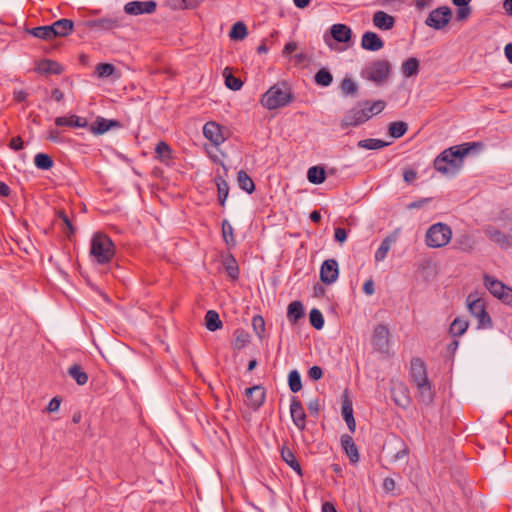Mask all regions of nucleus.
Wrapping results in <instances>:
<instances>
[{
  "instance_id": "f257e3e1",
  "label": "nucleus",
  "mask_w": 512,
  "mask_h": 512,
  "mask_svg": "<svg viewBox=\"0 0 512 512\" xmlns=\"http://www.w3.org/2000/svg\"><path fill=\"white\" fill-rule=\"evenodd\" d=\"M484 147L482 142H466L451 146L442 151L434 160L435 170L446 175L455 174L463 165L466 156L473 152H479Z\"/></svg>"
},
{
  "instance_id": "f03ea898",
  "label": "nucleus",
  "mask_w": 512,
  "mask_h": 512,
  "mask_svg": "<svg viewBox=\"0 0 512 512\" xmlns=\"http://www.w3.org/2000/svg\"><path fill=\"white\" fill-rule=\"evenodd\" d=\"M295 100L291 88L286 82L271 86L261 97V104L268 110L285 107Z\"/></svg>"
},
{
  "instance_id": "7ed1b4c3",
  "label": "nucleus",
  "mask_w": 512,
  "mask_h": 512,
  "mask_svg": "<svg viewBox=\"0 0 512 512\" xmlns=\"http://www.w3.org/2000/svg\"><path fill=\"white\" fill-rule=\"evenodd\" d=\"M115 254V245L104 233H96L91 239L90 255L99 263L106 264Z\"/></svg>"
},
{
  "instance_id": "20e7f679",
  "label": "nucleus",
  "mask_w": 512,
  "mask_h": 512,
  "mask_svg": "<svg viewBox=\"0 0 512 512\" xmlns=\"http://www.w3.org/2000/svg\"><path fill=\"white\" fill-rule=\"evenodd\" d=\"M468 311L477 318L478 329H490L493 327V321L486 309L485 299L479 297L477 293H470L466 299Z\"/></svg>"
},
{
  "instance_id": "39448f33",
  "label": "nucleus",
  "mask_w": 512,
  "mask_h": 512,
  "mask_svg": "<svg viewBox=\"0 0 512 512\" xmlns=\"http://www.w3.org/2000/svg\"><path fill=\"white\" fill-rule=\"evenodd\" d=\"M391 72V64L386 59H378L369 63L362 76L377 85H381L388 80Z\"/></svg>"
},
{
  "instance_id": "423d86ee",
  "label": "nucleus",
  "mask_w": 512,
  "mask_h": 512,
  "mask_svg": "<svg viewBox=\"0 0 512 512\" xmlns=\"http://www.w3.org/2000/svg\"><path fill=\"white\" fill-rule=\"evenodd\" d=\"M451 237L452 231L447 224L436 223L426 232V244L431 248H440L447 245Z\"/></svg>"
},
{
  "instance_id": "0eeeda50",
  "label": "nucleus",
  "mask_w": 512,
  "mask_h": 512,
  "mask_svg": "<svg viewBox=\"0 0 512 512\" xmlns=\"http://www.w3.org/2000/svg\"><path fill=\"white\" fill-rule=\"evenodd\" d=\"M484 286L503 304L512 307V288L490 275H484Z\"/></svg>"
},
{
  "instance_id": "6e6552de",
  "label": "nucleus",
  "mask_w": 512,
  "mask_h": 512,
  "mask_svg": "<svg viewBox=\"0 0 512 512\" xmlns=\"http://www.w3.org/2000/svg\"><path fill=\"white\" fill-rule=\"evenodd\" d=\"M452 10L448 6H441L432 10L425 20V24L435 30H441L449 24Z\"/></svg>"
},
{
  "instance_id": "1a4fd4ad",
  "label": "nucleus",
  "mask_w": 512,
  "mask_h": 512,
  "mask_svg": "<svg viewBox=\"0 0 512 512\" xmlns=\"http://www.w3.org/2000/svg\"><path fill=\"white\" fill-rule=\"evenodd\" d=\"M124 18L116 15H108L98 19H91L85 22L86 27L97 31H110L123 27Z\"/></svg>"
},
{
  "instance_id": "9d476101",
  "label": "nucleus",
  "mask_w": 512,
  "mask_h": 512,
  "mask_svg": "<svg viewBox=\"0 0 512 512\" xmlns=\"http://www.w3.org/2000/svg\"><path fill=\"white\" fill-rule=\"evenodd\" d=\"M370 119V115L366 114L365 110L362 107L358 106V103L355 107L348 110L344 117L340 122L341 129H347L349 127L359 126Z\"/></svg>"
},
{
  "instance_id": "9b49d317",
  "label": "nucleus",
  "mask_w": 512,
  "mask_h": 512,
  "mask_svg": "<svg viewBox=\"0 0 512 512\" xmlns=\"http://www.w3.org/2000/svg\"><path fill=\"white\" fill-rule=\"evenodd\" d=\"M157 2L155 0L147 1H130L124 5V12L128 15L138 16L143 14L151 15L157 10Z\"/></svg>"
},
{
  "instance_id": "f8f14e48",
  "label": "nucleus",
  "mask_w": 512,
  "mask_h": 512,
  "mask_svg": "<svg viewBox=\"0 0 512 512\" xmlns=\"http://www.w3.org/2000/svg\"><path fill=\"white\" fill-rule=\"evenodd\" d=\"M330 35L328 33L324 34V41L327 45L331 46L330 38L336 41L337 43H348L351 41L353 33L349 26L342 23L333 24L330 27Z\"/></svg>"
},
{
  "instance_id": "ddd939ff",
  "label": "nucleus",
  "mask_w": 512,
  "mask_h": 512,
  "mask_svg": "<svg viewBox=\"0 0 512 512\" xmlns=\"http://www.w3.org/2000/svg\"><path fill=\"white\" fill-rule=\"evenodd\" d=\"M389 336L390 332L386 325L378 324L372 335V345L375 351L387 353L389 350Z\"/></svg>"
},
{
  "instance_id": "4468645a",
  "label": "nucleus",
  "mask_w": 512,
  "mask_h": 512,
  "mask_svg": "<svg viewBox=\"0 0 512 512\" xmlns=\"http://www.w3.org/2000/svg\"><path fill=\"white\" fill-rule=\"evenodd\" d=\"M123 124L116 119H106L97 116L95 121L89 125L88 130L95 136L103 135L111 129H120Z\"/></svg>"
},
{
  "instance_id": "2eb2a0df",
  "label": "nucleus",
  "mask_w": 512,
  "mask_h": 512,
  "mask_svg": "<svg viewBox=\"0 0 512 512\" xmlns=\"http://www.w3.org/2000/svg\"><path fill=\"white\" fill-rule=\"evenodd\" d=\"M339 266L335 259H326L320 267V281L325 285H331L337 281Z\"/></svg>"
},
{
  "instance_id": "dca6fc26",
  "label": "nucleus",
  "mask_w": 512,
  "mask_h": 512,
  "mask_svg": "<svg viewBox=\"0 0 512 512\" xmlns=\"http://www.w3.org/2000/svg\"><path fill=\"white\" fill-rule=\"evenodd\" d=\"M410 377L415 386L429 381L426 363L419 357L411 359Z\"/></svg>"
},
{
  "instance_id": "f3484780",
  "label": "nucleus",
  "mask_w": 512,
  "mask_h": 512,
  "mask_svg": "<svg viewBox=\"0 0 512 512\" xmlns=\"http://www.w3.org/2000/svg\"><path fill=\"white\" fill-rule=\"evenodd\" d=\"M290 414L293 423L300 430L303 431L306 428V414L302 405V402L297 396L291 397Z\"/></svg>"
},
{
  "instance_id": "a211bd4d",
  "label": "nucleus",
  "mask_w": 512,
  "mask_h": 512,
  "mask_svg": "<svg viewBox=\"0 0 512 512\" xmlns=\"http://www.w3.org/2000/svg\"><path fill=\"white\" fill-rule=\"evenodd\" d=\"M485 235L501 249H508L512 246V233L507 235L495 228L494 226H487L484 229Z\"/></svg>"
},
{
  "instance_id": "6ab92c4d",
  "label": "nucleus",
  "mask_w": 512,
  "mask_h": 512,
  "mask_svg": "<svg viewBox=\"0 0 512 512\" xmlns=\"http://www.w3.org/2000/svg\"><path fill=\"white\" fill-rule=\"evenodd\" d=\"M222 129L218 123L209 121L203 127V134L214 146H219L225 141Z\"/></svg>"
},
{
  "instance_id": "aec40b11",
  "label": "nucleus",
  "mask_w": 512,
  "mask_h": 512,
  "mask_svg": "<svg viewBox=\"0 0 512 512\" xmlns=\"http://www.w3.org/2000/svg\"><path fill=\"white\" fill-rule=\"evenodd\" d=\"M342 417L347 424V427L351 433L356 430V421L353 415V403L348 395V391L345 390L342 395Z\"/></svg>"
},
{
  "instance_id": "412c9836",
  "label": "nucleus",
  "mask_w": 512,
  "mask_h": 512,
  "mask_svg": "<svg viewBox=\"0 0 512 512\" xmlns=\"http://www.w3.org/2000/svg\"><path fill=\"white\" fill-rule=\"evenodd\" d=\"M340 443L342 450L349 458L350 462L356 464L359 462L360 454L357 445L355 444L353 438L349 434H343L340 437Z\"/></svg>"
},
{
  "instance_id": "4be33fe9",
  "label": "nucleus",
  "mask_w": 512,
  "mask_h": 512,
  "mask_svg": "<svg viewBox=\"0 0 512 512\" xmlns=\"http://www.w3.org/2000/svg\"><path fill=\"white\" fill-rule=\"evenodd\" d=\"M361 47L364 50L376 52L384 47V41L377 33L366 31L361 38Z\"/></svg>"
},
{
  "instance_id": "5701e85b",
  "label": "nucleus",
  "mask_w": 512,
  "mask_h": 512,
  "mask_svg": "<svg viewBox=\"0 0 512 512\" xmlns=\"http://www.w3.org/2000/svg\"><path fill=\"white\" fill-rule=\"evenodd\" d=\"M35 71L45 75H60L64 68L55 60L43 59L37 63Z\"/></svg>"
},
{
  "instance_id": "b1692460",
  "label": "nucleus",
  "mask_w": 512,
  "mask_h": 512,
  "mask_svg": "<svg viewBox=\"0 0 512 512\" xmlns=\"http://www.w3.org/2000/svg\"><path fill=\"white\" fill-rule=\"evenodd\" d=\"M52 28V36L56 37H66L70 35L74 30V22L70 19L62 18L51 25Z\"/></svg>"
},
{
  "instance_id": "393cba45",
  "label": "nucleus",
  "mask_w": 512,
  "mask_h": 512,
  "mask_svg": "<svg viewBox=\"0 0 512 512\" xmlns=\"http://www.w3.org/2000/svg\"><path fill=\"white\" fill-rule=\"evenodd\" d=\"M399 229L394 230L392 233L387 235L381 242L379 248L376 250L374 258L376 262L383 261L391 245L397 241Z\"/></svg>"
},
{
  "instance_id": "a878e982",
  "label": "nucleus",
  "mask_w": 512,
  "mask_h": 512,
  "mask_svg": "<svg viewBox=\"0 0 512 512\" xmlns=\"http://www.w3.org/2000/svg\"><path fill=\"white\" fill-rule=\"evenodd\" d=\"M55 125L62 127L68 126L71 128H88V120L84 117L77 116L75 114L70 115L69 117L60 116L55 118Z\"/></svg>"
},
{
  "instance_id": "bb28decb",
  "label": "nucleus",
  "mask_w": 512,
  "mask_h": 512,
  "mask_svg": "<svg viewBox=\"0 0 512 512\" xmlns=\"http://www.w3.org/2000/svg\"><path fill=\"white\" fill-rule=\"evenodd\" d=\"M305 317L304 305L301 301H292L287 308V319L292 326L298 324V322Z\"/></svg>"
},
{
  "instance_id": "cd10ccee",
  "label": "nucleus",
  "mask_w": 512,
  "mask_h": 512,
  "mask_svg": "<svg viewBox=\"0 0 512 512\" xmlns=\"http://www.w3.org/2000/svg\"><path fill=\"white\" fill-rule=\"evenodd\" d=\"M281 458L282 460L291 468L293 469L297 475L300 477L303 476V470L302 467L297 460L294 452L287 446H283L280 450Z\"/></svg>"
},
{
  "instance_id": "c85d7f7f",
  "label": "nucleus",
  "mask_w": 512,
  "mask_h": 512,
  "mask_svg": "<svg viewBox=\"0 0 512 512\" xmlns=\"http://www.w3.org/2000/svg\"><path fill=\"white\" fill-rule=\"evenodd\" d=\"M373 24L380 30H390L395 25V18L384 11H377L373 15Z\"/></svg>"
},
{
  "instance_id": "c756f323",
  "label": "nucleus",
  "mask_w": 512,
  "mask_h": 512,
  "mask_svg": "<svg viewBox=\"0 0 512 512\" xmlns=\"http://www.w3.org/2000/svg\"><path fill=\"white\" fill-rule=\"evenodd\" d=\"M358 106L362 107V109L365 110L366 114H369L371 118L373 115H377L385 109L386 102L384 100H362L358 101Z\"/></svg>"
},
{
  "instance_id": "7c9ffc66",
  "label": "nucleus",
  "mask_w": 512,
  "mask_h": 512,
  "mask_svg": "<svg viewBox=\"0 0 512 512\" xmlns=\"http://www.w3.org/2000/svg\"><path fill=\"white\" fill-rule=\"evenodd\" d=\"M419 390V402L430 405L433 402L435 392L432 389L431 381L424 382L416 386Z\"/></svg>"
},
{
  "instance_id": "2f4dec72",
  "label": "nucleus",
  "mask_w": 512,
  "mask_h": 512,
  "mask_svg": "<svg viewBox=\"0 0 512 512\" xmlns=\"http://www.w3.org/2000/svg\"><path fill=\"white\" fill-rule=\"evenodd\" d=\"M155 158L164 164L172 160V149L165 141H159L155 147Z\"/></svg>"
},
{
  "instance_id": "473e14b6",
  "label": "nucleus",
  "mask_w": 512,
  "mask_h": 512,
  "mask_svg": "<svg viewBox=\"0 0 512 512\" xmlns=\"http://www.w3.org/2000/svg\"><path fill=\"white\" fill-rule=\"evenodd\" d=\"M214 182L217 186L218 202L222 207H224L229 195V185L224 177L219 174L215 176Z\"/></svg>"
},
{
  "instance_id": "72a5a7b5",
  "label": "nucleus",
  "mask_w": 512,
  "mask_h": 512,
  "mask_svg": "<svg viewBox=\"0 0 512 512\" xmlns=\"http://www.w3.org/2000/svg\"><path fill=\"white\" fill-rule=\"evenodd\" d=\"M327 178V173L322 166H312L307 171V179L310 183L319 185Z\"/></svg>"
},
{
  "instance_id": "f704fd0d",
  "label": "nucleus",
  "mask_w": 512,
  "mask_h": 512,
  "mask_svg": "<svg viewBox=\"0 0 512 512\" xmlns=\"http://www.w3.org/2000/svg\"><path fill=\"white\" fill-rule=\"evenodd\" d=\"M420 71V61L416 57H410L402 64V73L405 77L417 76Z\"/></svg>"
},
{
  "instance_id": "c9c22d12",
  "label": "nucleus",
  "mask_w": 512,
  "mask_h": 512,
  "mask_svg": "<svg viewBox=\"0 0 512 512\" xmlns=\"http://www.w3.org/2000/svg\"><path fill=\"white\" fill-rule=\"evenodd\" d=\"M67 373L80 386H83L88 382V374L83 370L80 364H73L70 366Z\"/></svg>"
},
{
  "instance_id": "e433bc0d",
  "label": "nucleus",
  "mask_w": 512,
  "mask_h": 512,
  "mask_svg": "<svg viewBox=\"0 0 512 512\" xmlns=\"http://www.w3.org/2000/svg\"><path fill=\"white\" fill-rule=\"evenodd\" d=\"M333 82V75L328 68H320L314 75V83L320 87H328Z\"/></svg>"
},
{
  "instance_id": "4c0bfd02",
  "label": "nucleus",
  "mask_w": 512,
  "mask_h": 512,
  "mask_svg": "<svg viewBox=\"0 0 512 512\" xmlns=\"http://www.w3.org/2000/svg\"><path fill=\"white\" fill-rule=\"evenodd\" d=\"M237 182L240 189L244 190L248 194H252L255 191V184L251 177L246 171L240 170L237 173Z\"/></svg>"
},
{
  "instance_id": "58836bf2",
  "label": "nucleus",
  "mask_w": 512,
  "mask_h": 512,
  "mask_svg": "<svg viewBox=\"0 0 512 512\" xmlns=\"http://www.w3.org/2000/svg\"><path fill=\"white\" fill-rule=\"evenodd\" d=\"M205 326L211 332L222 328L223 323L219 317V314L215 310H209L206 312Z\"/></svg>"
},
{
  "instance_id": "ea45409f",
  "label": "nucleus",
  "mask_w": 512,
  "mask_h": 512,
  "mask_svg": "<svg viewBox=\"0 0 512 512\" xmlns=\"http://www.w3.org/2000/svg\"><path fill=\"white\" fill-rule=\"evenodd\" d=\"M468 327L469 323L467 320L456 317L450 324L449 333L454 338L460 337L467 331Z\"/></svg>"
},
{
  "instance_id": "a19ab883",
  "label": "nucleus",
  "mask_w": 512,
  "mask_h": 512,
  "mask_svg": "<svg viewBox=\"0 0 512 512\" xmlns=\"http://www.w3.org/2000/svg\"><path fill=\"white\" fill-rule=\"evenodd\" d=\"M408 131V124L404 121H394L388 126V134L394 139L403 137Z\"/></svg>"
},
{
  "instance_id": "79ce46f5",
  "label": "nucleus",
  "mask_w": 512,
  "mask_h": 512,
  "mask_svg": "<svg viewBox=\"0 0 512 512\" xmlns=\"http://www.w3.org/2000/svg\"><path fill=\"white\" fill-rule=\"evenodd\" d=\"M233 336V348L236 350L243 349L250 342V334L242 328H237L234 331Z\"/></svg>"
},
{
  "instance_id": "37998d69",
  "label": "nucleus",
  "mask_w": 512,
  "mask_h": 512,
  "mask_svg": "<svg viewBox=\"0 0 512 512\" xmlns=\"http://www.w3.org/2000/svg\"><path fill=\"white\" fill-rule=\"evenodd\" d=\"M223 77L225 79V85L227 88L233 91H238L242 88L243 82L240 78L234 76L229 67L223 70Z\"/></svg>"
},
{
  "instance_id": "c03bdc74",
  "label": "nucleus",
  "mask_w": 512,
  "mask_h": 512,
  "mask_svg": "<svg viewBox=\"0 0 512 512\" xmlns=\"http://www.w3.org/2000/svg\"><path fill=\"white\" fill-rule=\"evenodd\" d=\"M248 35V29L244 22L238 21L233 24L229 32V37L234 41H241Z\"/></svg>"
},
{
  "instance_id": "a18cd8bd",
  "label": "nucleus",
  "mask_w": 512,
  "mask_h": 512,
  "mask_svg": "<svg viewBox=\"0 0 512 512\" xmlns=\"http://www.w3.org/2000/svg\"><path fill=\"white\" fill-rule=\"evenodd\" d=\"M223 264H224L225 270H226L227 274L229 275V277L232 280H237L239 278L240 270H239L238 263H237L236 259L234 258V256L232 254H229L225 258Z\"/></svg>"
},
{
  "instance_id": "49530a36",
  "label": "nucleus",
  "mask_w": 512,
  "mask_h": 512,
  "mask_svg": "<svg viewBox=\"0 0 512 512\" xmlns=\"http://www.w3.org/2000/svg\"><path fill=\"white\" fill-rule=\"evenodd\" d=\"M390 143L385 142L381 139L368 138L358 141L357 146L359 148L368 150H378L388 146Z\"/></svg>"
},
{
  "instance_id": "de8ad7c7",
  "label": "nucleus",
  "mask_w": 512,
  "mask_h": 512,
  "mask_svg": "<svg viewBox=\"0 0 512 512\" xmlns=\"http://www.w3.org/2000/svg\"><path fill=\"white\" fill-rule=\"evenodd\" d=\"M27 33L43 40H52V28L50 25L38 26L31 29H27Z\"/></svg>"
},
{
  "instance_id": "09e8293b",
  "label": "nucleus",
  "mask_w": 512,
  "mask_h": 512,
  "mask_svg": "<svg viewBox=\"0 0 512 512\" xmlns=\"http://www.w3.org/2000/svg\"><path fill=\"white\" fill-rule=\"evenodd\" d=\"M34 164L38 169L47 171L53 167L54 161L49 154L38 153L34 157Z\"/></svg>"
},
{
  "instance_id": "8fccbe9b",
  "label": "nucleus",
  "mask_w": 512,
  "mask_h": 512,
  "mask_svg": "<svg viewBox=\"0 0 512 512\" xmlns=\"http://www.w3.org/2000/svg\"><path fill=\"white\" fill-rule=\"evenodd\" d=\"M222 236L227 246L235 247L236 240L234 237V230L232 225L227 219L222 221Z\"/></svg>"
},
{
  "instance_id": "3c124183",
  "label": "nucleus",
  "mask_w": 512,
  "mask_h": 512,
  "mask_svg": "<svg viewBox=\"0 0 512 512\" xmlns=\"http://www.w3.org/2000/svg\"><path fill=\"white\" fill-rule=\"evenodd\" d=\"M288 386L291 392L297 393L299 392L303 385L301 380V375L298 370H291L288 374Z\"/></svg>"
},
{
  "instance_id": "603ef678",
  "label": "nucleus",
  "mask_w": 512,
  "mask_h": 512,
  "mask_svg": "<svg viewBox=\"0 0 512 512\" xmlns=\"http://www.w3.org/2000/svg\"><path fill=\"white\" fill-rule=\"evenodd\" d=\"M340 89L343 95L348 96H356L358 92V85L357 83L352 80L350 77H345L340 84Z\"/></svg>"
},
{
  "instance_id": "864d4df0",
  "label": "nucleus",
  "mask_w": 512,
  "mask_h": 512,
  "mask_svg": "<svg viewBox=\"0 0 512 512\" xmlns=\"http://www.w3.org/2000/svg\"><path fill=\"white\" fill-rule=\"evenodd\" d=\"M309 322L313 328L321 330L325 323L322 312L317 308H312L309 312Z\"/></svg>"
},
{
  "instance_id": "5fc2aeb1",
  "label": "nucleus",
  "mask_w": 512,
  "mask_h": 512,
  "mask_svg": "<svg viewBox=\"0 0 512 512\" xmlns=\"http://www.w3.org/2000/svg\"><path fill=\"white\" fill-rule=\"evenodd\" d=\"M266 398V391L265 388L262 386V392H255L250 398H248V406L256 411L258 410L265 402Z\"/></svg>"
},
{
  "instance_id": "6e6d98bb",
  "label": "nucleus",
  "mask_w": 512,
  "mask_h": 512,
  "mask_svg": "<svg viewBox=\"0 0 512 512\" xmlns=\"http://www.w3.org/2000/svg\"><path fill=\"white\" fill-rule=\"evenodd\" d=\"M252 328L260 340L265 337V320L261 315H255L252 318Z\"/></svg>"
},
{
  "instance_id": "4d7b16f0",
  "label": "nucleus",
  "mask_w": 512,
  "mask_h": 512,
  "mask_svg": "<svg viewBox=\"0 0 512 512\" xmlns=\"http://www.w3.org/2000/svg\"><path fill=\"white\" fill-rule=\"evenodd\" d=\"M398 442L400 444V447L396 451V453L393 455L392 460L393 461L404 460L407 463L408 458H409V453H410L409 447L402 439H398Z\"/></svg>"
},
{
  "instance_id": "13d9d810",
  "label": "nucleus",
  "mask_w": 512,
  "mask_h": 512,
  "mask_svg": "<svg viewBox=\"0 0 512 512\" xmlns=\"http://www.w3.org/2000/svg\"><path fill=\"white\" fill-rule=\"evenodd\" d=\"M57 215L62 220L63 224L65 225V227L67 229V231L64 230V233L70 239L71 236H73L76 231L74 225L72 224L68 215L63 210L57 211Z\"/></svg>"
},
{
  "instance_id": "bf43d9fd",
  "label": "nucleus",
  "mask_w": 512,
  "mask_h": 512,
  "mask_svg": "<svg viewBox=\"0 0 512 512\" xmlns=\"http://www.w3.org/2000/svg\"><path fill=\"white\" fill-rule=\"evenodd\" d=\"M115 66L110 63H99L96 68L95 72L98 77H109L115 72Z\"/></svg>"
},
{
  "instance_id": "052dcab7",
  "label": "nucleus",
  "mask_w": 512,
  "mask_h": 512,
  "mask_svg": "<svg viewBox=\"0 0 512 512\" xmlns=\"http://www.w3.org/2000/svg\"><path fill=\"white\" fill-rule=\"evenodd\" d=\"M175 9H187L197 7L203 0H169Z\"/></svg>"
},
{
  "instance_id": "680f3d73",
  "label": "nucleus",
  "mask_w": 512,
  "mask_h": 512,
  "mask_svg": "<svg viewBox=\"0 0 512 512\" xmlns=\"http://www.w3.org/2000/svg\"><path fill=\"white\" fill-rule=\"evenodd\" d=\"M471 13H472V9L470 6L457 7L456 20L457 21H465L469 18Z\"/></svg>"
},
{
  "instance_id": "e2e57ef3",
  "label": "nucleus",
  "mask_w": 512,
  "mask_h": 512,
  "mask_svg": "<svg viewBox=\"0 0 512 512\" xmlns=\"http://www.w3.org/2000/svg\"><path fill=\"white\" fill-rule=\"evenodd\" d=\"M308 377L313 381H318L323 377V369L320 366H312L308 370Z\"/></svg>"
},
{
  "instance_id": "0e129e2a",
  "label": "nucleus",
  "mask_w": 512,
  "mask_h": 512,
  "mask_svg": "<svg viewBox=\"0 0 512 512\" xmlns=\"http://www.w3.org/2000/svg\"><path fill=\"white\" fill-rule=\"evenodd\" d=\"M307 408L312 415L318 417L321 410L320 399L315 398L313 400H310L309 403L307 404Z\"/></svg>"
},
{
  "instance_id": "69168bd1",
  "label": "nucleus",
  "mask_w": 512,
  "mask_h": 512,
  "mask_svg": "<svg viewBox=\"0 0 512 512\" xmlns=\"http://www.w3.org/2000/svg\"><path fill=\"white\" fill-rule=\"evenodd\" d=\"M348 237L347 230L342 227H336L334 230V239L335 241L339 242L340 244H343Z\"/></svg>"
},
{
  "instance_id": "338daca9",
  "label": "nucleus",
  "mask_w": 512,
  "mask_h": 512,
  "mask_svg": "<svg viewBox=\"0 0 512 512\" xmlns=\"http://www.w3.org/2000/svg\"><path fill=\"white\" fill-rule=\"evenodd\" d=\"M61 402H62L61 397H59V396L53 397L50 400V402L48 403L46 410L50 413L58 411L60 408Z\"/></svg>"
},
{
  "instance_id": "774afa93",
  "label": "nucleus",
  "mask_w": 512,
  "mask_h": 512,
  "mask_svg": "<svg viewBox=\"0 0 512 512\" xmlns=\"http://www.w3.org/2000/svg\"><path fill=\"white\" fill-rule=\"evenodd\" d=\"M24 142L20 136L13 137L10 140L9 148L14 151H19L23 148Z\"/></svg>"
}]
</instances>
